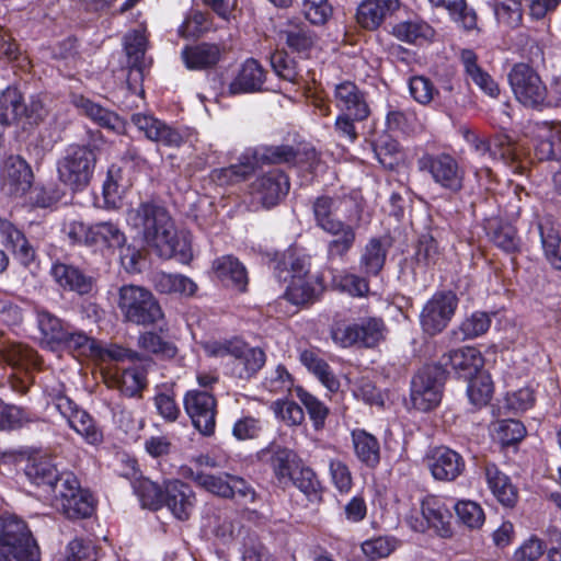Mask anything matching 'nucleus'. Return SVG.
<instances>
[{
	"mask_svg": "<svg viewBox=\"0 0 561 561\" xmlns=\"http://www.w3.org/2000/svg\"><path fill=\"white\" fill-rule=\"evenodd\" d=\"M24 473L32 484L53 496L55 506L67 518H85L92 514V495L81 489L72 472L59 471L51 457H30Z\"/></svg>",
	"mask_w": 561,
	"mask_h": 561,
	"instance_id": "obj_1",
	"label": "nucleus"
},
{
	"mask_svg": "<svg viewBox=\"0 0 561 561\" xmlns=\"http://www.w3.org/2000/svg\"><path fill=\"white\" fill-rule=\"evenodd\" d=\"M127 224L137 230L162 259H175L186 264L192 257L191 242L179 236L168 210L152 201L141 202L126 215Z\"/></svg>",
	"mask_w": 561,
	"mask_h": 561,
	"instance_id": "obj_2",
	"label": "nucleus"
},
{
	"mask_svg": "<svg viewBox=\"0 0 561 561\" xmlns=\"http://www.w3.org/2000/svg\"><path fill=\"white\" fill-rule=\"evenodd\" d=\"M117 296V308L126 323L150 327L158 324L164 318L158 299L146 287L123 285Z\"/></svg>",
	"mask_w": 561,
	"mask_h": 561,
	"instance_id": "obj_3",
	"label": "nucleus"
},
{
	"mask_svg": "<svg viewBox=\"0 0 561 561\" xmlns=\"http://www.w3.org/2000/svg\"><path fill=\"white\" fill-rule=\"evenodd\" d=\"M0 561H39L38 547L18 516L0 518Z\"/></svg>",
	"mask_w": 561,
	"mask_h": 561,
	"instance_id": "obj_4",
	"label": "nucleus"
},
{
	"mask_svg": "<svg viewBox=\"0 0 561 561\" xmlns=\"http://www.w3.org/2000/svg\"><path fill=\"white\" fill-rule=\"evenodd\" d=\"M67 234L72 243L84 244L103 254H112L115 250L123 249L127 242L125 232L113 221H100L90 226L73 221L69 225Z\"/></svg>",
	"mask_w": 561,
	"mask_h": 561,
	"instance_id": "obj_5",
	"label": "nucleus"
},
{
	"mask_svg": "<svg viewBox=\"0 0 561 561\" xmlns=\"http://www.w3.org/2000/svg\"><path fill=\"white\" fill-rule=\"evenodd\" d=\"M96 153L90 145H69L57 161L58 179L72 191L87 187L92 179Z\"/></svg>",
	"mask_w": 561,
	"mask_h": 561,
	"instance_id": "obj_6",
	"label": "nucleus"
},
{
	"mask_svg": "<svg viewBox=\"0 0 561 561\" xmlns=\"http://www.w3.org/2000/svg\"><path fill=\"white\" fill-rule=\"evenodd\" d=\"M447 379V370L437 364L421 367L410 383V400L414 409L428 412L442 401L443 387Z\"/></svg>",
	"mask_w": 561,
	"mask_h": 561,
	"instance_id": "obj_7",
	"label": "nucleus"
},
{
	"mask_svg": "<svg viewBox=\"0 0 561 561\" xmlns=\"http://www.w3.org/2000/svg\"><path fill=\"white\" fill-rule=\"evenodd\" d=\"M417 170L427 173L442 188L457 194L465 186L466 171L448 152H424L416 161Z\"/></svg>",
	"mask_w": 561,
	"mask_h": 561,
	"instance_id": "obj_8",
	"label": "nucleus"
},
{
	"mask_svg": "<svg viewBox=\"0 0 561 561\" xmlns=\"http://www.w3.org/2000/svg\"><path fill=\"white\" fill-rule=\"evenodd\" d=\"M388 329L382 318L365 317L332 330V339L342 347L374 348L385 341Z\"/></svg>",
	"mask_w": 561,
	"mask_h": 561,
	"instance_id": "obj_9",
	"label": "nucleus"
},
{
	"mask_svg": "<svg viewBox=\"0 0 561 561\" xmlns=\"http://www.w3.org/2000/svg\"><path fill=\"white\" fill-rule=\"evenodd\" d=\"M314 225L324 231L343 220L360 219V209L351 196L322 194L311 202Z\"/></svg>",
	"mask_w": 561,
	"mask_h": 561,
	"instance_id": "obj_10",
	"label": "nucleus"
},
{
	"mask_svg": "<svg viewBox=\"0 0 561 561\" xmlns=\"http://www.w3.org/2000/svg\"><path fill=\"white\" fill-rule=\"evenodd\" d=\"M508 82L516 100L525 107L542 111L547 85L528 64H515L508 72Z\"/></svg>",
	"mask_w": 561,
	"mask_h": 561,
	"instance_id": "obj_11",
	"label": "nucleus"
},
{
	"mask_svg": "<svg viewBox=\"0 0 561 561\" xmlns=\"http://www.w3.org/2000/svg\"><path fill=\"white\" fill-rule=\"evenodd\" d=\"M458 307V297L451 290L436 291L424 305L420 324L424 333L434 336L443 332Z\"/></svg>",
	"mask_w": 561,
	"mask_h": 561,
	"instance_id": "obj_12",
	"label": "nucleus"
},
{
	"mask_svg": "<svg viewBox=\"0 0 561 561\" xmlns=\"http://www.w3.org/2000/svg\"><path fill=\"white\" fill-rule=\"evenodd\" d=\"M56 410L65 417L69 426L88 444L98 445L103 440V433L92 416L64 393L54 397Z\"/></svg>",
	"mask_w": 561,
	"mask_h": 561,
	"instance_id": "obj_13",
	"label": "nucleus"
},
{
	"mask_svg": "<svg viewBox=\"0 0 561 561\" xmlns=\"http://www.w3.org/2000/svg\"><path fill=\"white\" fill-rule=\"evenodd\" d=\"M185 412L194 427L204 436L215 433L217 400L207 390H190L183 398Z\"/></svg>",
	"mask_w": 561,
	"mask_h": 561,
	"instance_id": "obj_14",
	"label": "nucleus"
},
{
	"mask_svg": "<svg viewBox=\"0 0 561 561\" xmlns=\"http://www.w3.org/2000/svg\"><path fill=\"white\" fill-rule=\"evenodd\" d=\"M466 139L479 156L502 161L511 167L514 172L520 168L517 147L507 135H495L492 140H489L478 134L469 133Z\"/></svg>",
	"mask_w": 561,
	"mask_h": 561,
	"instance_id": "obj_15",
	"label": "nucleus"
},
{
	"mask_svg": "<svg viewBox=\"0 0 561 561\" xmlns=\"http://www.w3.org/2000/svg\"><path fill=\"white\" fill-rule=\"evenodd\" d=\"M230 358L226 362V367L231 377L249 381L254 378L266 363V354L259 346L238 340L234 348L231 351Z\"/></svg>",
	"mask_w": 561,
	"mask_h": 561,
	"instance_id": "obj_16",
	"label": "nucleus"
},
{
	"mask_svg": "<svg viewBox=\"0 0 561 561\" xmlns=\"http://www.w3.org/2000/svg\"><path fill=\"white\" fill-rule=\"evenodd\" d=\"M288 191V176L277 169L257 178L251 185L253 199L267 209L276 206Z\"/></svg>",
	"mask_w": 561,
	"mask_h": 561,
	"instance_id": "obj_17",
	"label": "nucleus"
},
{
	"mask_svg": "<svg viewBox=\"0 0 561 561\" xmlns=\"http://www.w3.org/2000/svg\"><path fill=\"white\" fill-rule=\"evenodd\" d=\"M33 171L20 156H9L1 169V190L11 196H23L33 183Z\"/></svg>",
	"mask_w": 561,
	"mask_h": 561,
	"instance_id": "obj_18",
	"label": "nucleus"
},
{
	"mask_svg": "<svg viewBox=\"0 0 561 561\" xmlns=\"http://www.w3.org/2000/svg\"><path fill=\"white\" fill-rule=\"evenodd\" d=\"M360 219L343 220L323 232L331 239L327 243V261L329 263L345 262L357 239Z\"/></svg>",
	"mask_w": 561,
	"mask_h": 561,
	"instance_id": "obj_19",
	"label": "nucleus"
},
{
	"mask_svg": "<svg viewBox=\"0 0 561 561\" xmlns=\"http://www.w3.org/2000/svg\"><path fill=\"white\" fill-rule=\"evenodd\" d=\"M426 465L433 478L437 481H455L466 468L465 460L457 451L439 446L426 457Z\"/></svg>",
	"mask_w": 561,
	"mask_h": 561,
	"instance_id": "obj_20",
	"label": "nucleus"
},
{
	"mask_svg": "<svg viewBox=\"0 0 561 561\" xmlns=\"http://www.w3.org/2000/svg\"><path fill=\"white\" fill-rule=\"evenodd\" d=\"M0 364L20 373H33L41 368L42 360L28 344L9 339L0 343Z\"/></svg>",
	"mask_w": 561,
	"mask_h": 561,
	"instance_id": "obj_21",
	"label": "nucleus"
},
{
	"mask_svg": "<svg viewBox=\"0 0 561 561\" xmlns=\"http://www.w3.org/2000/svg\"><path fill=\"white\" fill-rule=\"evenodd\" d=\"M333 100L341 113L352 115L355 119H367L370 114L366 93L352 81L336 84Z\"/></svg>",
	"mask_w": 561,
	"mask_h": 561,
	"instance_id": "obj_22",
	"label": "nucleus"
},
{
	"mask_svg": "<svg viewBox=\"0 0 561 561\" xmlns=\"http://www.w3.org/2000/svg\"><path fill=\"white\" fill-rule=\"evenodd\" d=\"M0 236L3 245L13 257L25 268H30L37 260L36 249L22 230L7 219H0Z\"/></svg>",
	"mask_w": 561,
	"mask_h": 561,
	"instance_id": "obj_23",
	"label": "nucleus"
},
{
	"mask_svg": "<svg viewBox=\"0 0 561 561\" xmlns=\"http://www.w3.org/2000/svg\"><path fill=\"white\" fill-rule=\"evenodd\" d=\"M50 275L64 290L73 291L80 296L91 294L95 287V278L72 264L55 262L51 265Z\"/></svg>",
	"mask_w": 561,
	"mask_h": 561,
	"instance_id": "obj_24",
	"label": "nucleus"
},
{
	"mask_svg": "<svg viewBox=\"0 0 561 561\" xmlns=\"http://www.w3.org/2000/svg\"><path fill=\"white\" fill-rule=\"evenodd\" d=\"M196 497L193 489L181 480L168 481L164 485V505L180 520L190 518Z\"/></svg>",
	"mask_w": 561,
	"mask_h": 561,
	"instance_id": "obj_25",
	"label": "nucleus"
},
{
	"mask_svg": "<svg viewBox=\"0 0 561 561\" xmlns=\"http://www.w3.org/2000/svg\"><path fill=\"white\" fill-rule=\"evenodd\" d=\"M483 363V357L479 350L466 346L443 355L437 365H442L444 368L449 365L459 378L467 380L481 373Z\"/></svg>",
	"mask_w": 561,
	"mask_h": 561,
	"instance_id": "obj_26",
	"label": "nucleus"
},
{
	"mask_svg": "<svg viewBox=\"0 0 561 561\" xmlns=\"http://www.w3.org/2000/svg\"><path fill=\"white\" fill-rule=\"evenodd\" d=\"M266 72L254 58H248L240 67L236 78L229 84L231 95L263 91Z\"/></svg>",
	"mask_w": 561,
	"mask_h": 561,
	"instance_id": "obj_27",
	"label": "nucleus"
},
{
	"mask_svg": "<svg viewBox=\"0 0 561 561\" xmlns=\"http://www.w3.org/2000/svg\"><path fill=\"white\" fill-rule=\"evenodd\" d=\"M279 36L285 41L286 46L304 57H309L310 51L318 42V35L301 21L290 20L279 31Z\"/></svg>",
	"mask_w": 561,
	"mask_h": 561,
	"instance_id": "obj_28",
	"label": "nucleus"
},
{
	"mask_svg": "<svg viewBox=\"0 0 561 561\" xmlns=\"http://www.w3.org/2000/svg\"><path fill=\"white\" fill-rule=\"evenodd\" d=\"M399 5V0H364L357 8L356 22L365 30H377Z\"/></svg>",
	"mask_w": 561,
	"mask_h": 561,
	"instance_id": "obj_29",
	"label": "nucleus"
},
{
	"mask_svg": "<svg viewBox=\"0 0 561 561\" xmlns=\"http://www.w3.org/2000/svg\"><path fill=\"white\" fill-rule=\"evenodd\" d=\"M117 369L107 380L108 386L116 388L128 398L136 397L147 386V369L145 364Z\"/></svg>",
	"mask_w": 561,
	"mask_h": 561,
	"instance_id": "obj_30",
	"label": "nucleus"
},
{
	"mask_svg": "<svg viewBox=\"0 0 561 561\" xmlns=\"http://www.w3.org/2000/svg\"><path fill=\"white\" fill-rule=\"evenodd\" d=\"M181 58L190 70H206L218 64L221 49L217 44L206 42L187 45L182 49Z\"/></svg>",
	"mask_w": 561,
	"mask_h": 561,
	"instance_id": "obj_31",
	"label": "nucleus"
},
{
	"mask_svg": "<svg viewBox=\"0 0 561 561\" xmlns=\"http://www.w3.org/2000/svg\"><path fill=\"white\" fill-rule=\"evenodd\" d=\"M421 514L438 536L451 537L450 511L437 496L430 495L422 501Z\"/></svg>",
	"mask_w": 561,
	"mask_h": 561,
	"instance_id": "obj_32",
	"label": "nucleus"
},
{
	"mask_svg": "<svg viewBox=\"0 0 561 561\" xmlns=\"http://www.w3.org/2000/svg\"><path fill=\"white\" fill-rule=\"evenodd\" d=\"M484 477L492 494L503 506H515L518 500V491L511 482L510 477L491 462L484 465Z\"/></svg>",
	"mask_w": 561,
	"mask_h": 561,
	"instance_id": "obj_33",
	"label": "nucleus"
},
{
	"mask_svg": "<svg viewBox=\"0 0 561 561\" xmlns=\"http://www.w3.org/2000/svg\"><path fill=\"white\" fill-rule=\"evenodd\" d=\"M262 454L268 456L267 461L278 484H288L291 474L299 466L297 455L291 449L276 444L270 445L266 449L262 450Z\"/></svg>",
	"mask_w": 561,
	"mask_h": 561,
	"instance_id": "obj_34",
	"label": "nucleus"
},
{
	"mask_svg": "<svg viewBox=\"0 0 561 561\" xmlns=\"http://www.w3.org/2000/svg\"><path fill=\"white\" fill-rule=\"evenodd\" d=\"M216 276L228 287L238 291H245L248 286V273L244 265L232 255H224L213 262Z\"/></svg>",
	"mask_w": 561,
	"mask_h": 561,
	"instance_id": "obj_35",
	"label": "nucleus"
},
{
	"mask_svg": "<svg viewBox=\"0 0 561 561\" xmlns=\"http://www.w3.org/2000/svg\"><path fill=\"white\" fill-rule=\"evenodd\" d=\"M352 443L356 458L366 467L375 469L380 463V444L376 436L365 430L352 432Z\"/></svg>",
	"mask_w": 561,
	"mask_h": 561,
	"instance_id": "obj_36",
	"label": "nucleus"
},
{
	"mask_svg": "<svg viewBox=\"0 0 561 561\" xmlns=\"http://www.w3.org/2000/svg\"><path fill=\"white\" fill-rule=\"evenodd\" d=\"M444 257L443 249L432 233H423L419 237L413 263L415 270L426 272L437 266Z\"/></svg>",
	"mask_w": 561,
	"mask_h": 561,
	"instance_id": "obj_37",
	"label": "nucleus"
},
{
	"mask_svg": "<svg viewBox=\"0 0 561 561\" xmlns=\"http://www.w3.org/2000/svg\"><path fill=\"white\" fill-rule=\"evenodd\" d=\"M152 285L158 293L164 295L191 297L197 290V285L190 277L162 271L152 275Z\"/></svg>",
	"mask_w": 561,
	"mask_h": 561,
	"instance_id": "obj_38",
	"label": "nucleus"
},
{
	"mask_svg": "<svg viewBox=\"0 0 561 561\" xmlns=\"http://www.w3.org/2000/svg\"><path fill=\"white\" fill-rule=\"evenodd\" d=\"M301 364L313 374L319 381L331 392H336L340 381L330 365L319 355L314 348L304 350L299 354Z\"/></svg>",
	"mask_w": 561,
	"mask_h": 561,
	"instance_id": "obj_39",
	"label": "nucleus"
},
{
	"mask_svg": "<svg viewBox=\"0 0 561 561\" xmlns=\"http://www.w3.org/2000/svg\"><path fill=\"white\" fill-rule=\"evenodd\" d=\"M460 60L467 78L477 84L484 93L495 98L500 90L492 77L478 64V56L472 49H462Z\"/></svg>",
	"mask_w": 561,
	"mask_h": 561,
	"instance_id": "obj_40",
	"label": "nucleus"
},
{
	"mask_svg": "<svg viewBox=\"0 0 561 561\" xmlns=\"http://www.w3.org/2000/svg\"><path fill=\"white\" fill-rule=\"evenodd\" d=\"M26 104L16 87H8L0 93V124L12 125L24 117Z\"/></svg>",
	"mask_w": 561,
	"mask_h": 561,
	"instance_id": "obj_41",
	"label": "nucleus"
},
{
	"mask_svg": "<svg viewBox=\"0 0 561 561\" xmlns=\"http://www.w3.org/2000/svg\"><path fill=\"white\" fill-rule=\"evenodd\" d=\"M36 321L42 341L51 346H60V342L66 339L70 324L47 310H37Z\"/></svg>",
	"mask_w": 561,
	"mask_h": 561,
	"instance_id": "obj_42",
	"label": "nucleus"
},
{
	"mask_svg": "<svg viewBox=\"0 0 561 561\" xmlns=\"http://www.w3.org/2000/svg\"><path fill=\"white\" fill-rule=\"evenodd\" d=\"M388 249L379 238H371L364 247L359 268L367 276H377L385 266Z\"/></svg>",
	"mask_w": 561,
	"mask_h": 561,
	"instance_id": "obj_43",
	"label": "nucleus"
},
{
	"mask_svg": "<svg viewBox=\"0 0 561 561\" xmlns=\"http://www.w3.org/2000/svg\"><path fill=\"white\" fill-rule=\"evenodd\" d=\"M250 159L255 163V168L262 164L294 163L298 151L289 145L263 146L254 150H249Z\"/></svg>",
	"mask_w": 561,
	"mask_h": 561,
	"instance_id": "obj_44",
	"label": "nucleus"
},
{
	"mask_svg": "<svg viewBox=\"0 0 561 561\" xmlns=\"http://www.w3.org/2000/svg\"><path fill=\"white\" fill-rule=\"evenodd\" d=\"M538 230L547 261L556 270H561V231L549 220L540 221Z\"/></svg>",
	"mask_w": 561,
	"mask_h": 561,
	"instance_id": "obj_45",
	"label": "nucleus"
},
{
	"mask_svg": "<svg viewBox=\"0 0 561 561\" xmlns=\"http://www.w3.org/2000/svg\"><path fill=\"white\" fill-rule=\"evenodd\" d=\"M75 104L85 116L103 128L118 130L122 127V121L116 113L94 103L90 99L79 96L76 99Z\"/></svg>",
	"mask_w": 561,
	"mask_h": 561,
	"instance_id": "obj_46",
	"label": "nucleus"
},
{
	"mask_svg": "<svg viewBox=\"0 0 561 561\" xmlns=\"http://www.w3.org/2000/svg\"><path fill=\"white\" fill-rule=\"evenodd\" d=\"M254 170L255 163L247 152L242 156L239 163L214 170L211 172V180L220 186L232 185L248 179Z\"/></svg>",
	"mask_w": 561,
	"mask_h": 561,
	"instance_id": "obj_47",
	"label": "nucleus"
},
{
	"mask_svg": "<svg viewBox=\"0 0 561 561\" xmlns=\"http://www.w3.org/2000/svg\"><path fill=\"white\" fill-rule=\"evenodd\" d=\"M318 284L313 276L293 277L284 298L295 306H304L314 301L317 297Z\"/></svg>",
	"mask_w": 561,
	"mask_h": 561,
	"instance_id": "obj_48",
	"label": "nucleus"
},
{
	"mask_svg": "<svg viewBox=\"0 0 561 561\" xmlns=\"http://www.w3.org/2000/svg\"><path fill=\"white\" fill-rule=\"evenodd\" d=\"M148 47V38L145 31L135 30L124 37V49L128 58V66L139 73L145 68V54Z\"/></svg>",
	"mask_w": 561,
	"mask_h": 561,
	"instance_id": "obj_49",
	"label": "nucleus"
},
{
	"mask_svg": "<svg viewBox=\"0 0 561 561\" xmlns=\"http://www.w3.org/2000/svg\"><path fill=\"white\" fill-rule=\"evenodd\" d=\"M289 482L301 491L309 501L316 502L321 500V482L310 467L298 466L291 474Z\"/></svg>",
	"mask_w": 561,
	"mask_h": 561,
	"instance_id": "obj_50",
	"label": "nucleus"
},
{
	"mask_svg": "<svg viewBox=\"0 0 561 561\" xmlns=\"http://www.w3.org/2000/svg\"><path fill=\"white\" fill-rule=\"evenodd\" d=\"M392 34L402 42L416 44L430 39L434 31L430 24L421 20H409L396 24Z\"/></svg>",
	"mask_w": 561,
	"mask_h": 561,
	"instance_id": "obj_51",
	"label": "nucleus"
},
{
	"mask_svg": "<svg viewBox=\"0 0 561 561\" xmlns=\"http://www.w3.org/2000/svg\"><path fill=\"white\" fill-rule=\"evenodd\" d=\"M184 476L192 479L198 486L209 493L224 499L229 497V479H227L226 473L224 476H214L187 468L185 469Z\"/></svg>",
	"mask_w": 561,
	"mask_h": 561,
	"instance_id": "obj_52",
	"label": "nucleus"
},
{
	"mask_svg": "<svg viewBox=\"0 0 561 561\" xmlns=\"http://www.w3.org/2000/svg\"><path fill=\"white\" fill-rule=\"evenodd\" d=\"M490 238L495 247L506 253H516L520 250V239L517 230L510 224H496L490 227Z\"/></svg>",
	"mask_w": 561,
	"mask_h": 561,
	"instance_id": "obj_53",
	"label": "nucleus"
},
{
	"mask_svg": "<svg viewBox=\"0 0 561 561\" xmlns=\"http://www.w3.org/2000/svg\"><path fill=\"white\" fill-rule=\"evenodd\" d=\"M467 394L470 402L476 407L486 405L493 393V383L490 376L479 373L476 377L467 379Z\"/></svg>",
	"mask_w": 561,
	"mask_h": 561,
	"instance_id": "obj_54",
	"label": "nucleus"
},
{
	"mask_svg": "<svg viewBox=\"0 0 561 561\" xmlns=\"http://www.w3.org/2000/svg\"><path fill=\"white\" fill-rule=\"evenodd\" d=\"M138 345L152 354L162 358H173L178 354V347L169 340L154 332H145L138 337Z\"/></svg>",
	"mask_w": 561,
	"mask_h": 561,
	"instance_id": "obj_55",
	"label": "nucleus"
},
{
	"mask_svg": "<svg viewBox=\"0 0 561 561\" xmlns=\"http://www.w3.org/2000/svg\"><path fill=\"white\" fill-rule=\"evenodd\" d=\"M274 72L283 80L291 83H299L301 76L297 61L285 50H275L270 57Z\"/></svg>",
	"mask_w": 561,
	"mask_h": 561,
	"instance_id": "obj_56",
	"label": "nucleus"
},
{
	"mask_svg": "<svg viewBox=\"0 0 561 561\" xmlns=\"http://www.w3.org/2000/svg\"><path fill=\"white\" fill-rule=\"evenodd\" d=\"M491 325V318L486 312L477 311L465 319L458 331H454L457 340L474 339L484 334Z\"/></svg>",
	"mask_w": 561,
	"mask_h": 561,
	"instance_id": "obj_57",
	"label": "nucleus"
},
{
	"mask_svg": "<svg viewBox=\"0 0 561 561\" xmlns=\"http://www.w3.org/2000/svg\"><path fill=\"white\" fill-rule=\"evenodd\" d=\"M535 156L540 161L561 159V123L550 130L547 138L537 141Z\"/></svg>",
	"mask_w": 561,
	"mask_h": 561,
	"instance_id": "obj_58",
	"label": "nucleus"
},
{
	"mask_svg": "<svg viewBox=\"0 0 561 561\" xmlns=\"http://www.w3.org/2000/svg\"><path fill=\"white\" fill-rule=\"evenodd\" d=\"M458 519L470 529H479L485 520L482 507L474 501L461 500L455 504Z\"/></svg>",
	"mask_w": 561,
	"mask_h": 561,
	"instance_id": "obj_59",
	"label": "nucleus"
},
{
	"mask_svg": "<svg viewBox=\"0 0 561 561\" xmlns=\"http://www.w3.org/2000/svg\"><path fill=\"white\" fill-rule=\"evenodd\" d=\"M297 396L306 408L314 427L317 430L321 428L324 425L325 419L329 414V409L318 398L301 388L297 389Z\"/></svg>",
	"mask_w": 561,
	"mask_h": 561,
	"instance_id": "obj_60",
	"label": "nucleus"
},
{
	"mask_svg": "<svg viewBox=\"0 0 561 561\" xmlns=\"http://www.w3.org/2000/svg\"><path fill=\"white\" fill-rule=\"evenodd\" d=\"M373 150L376 159L385 169L393 170L398 164V141L390 138L379 139L374 142Z\"/></svg>",
	"mask_w": 561,
	"mask_h": 561,
	"instance_id": "obj_61",
	"label": "nucleus"
},
{
	"mask_svg": "<svg viewBox=\"0 0 561 561\" xmlns=\"http://www.w3.org/2000/svg\"><path fill=\"white\" fill-rule=\"evenodd\" d=\"M262 431V420L252 415H242L232 426V435L237 440L256 439Z\"/></svg>",
	"mask_w": 561,
	"mask_h": 561,
	"instance_id": "obj_62",
	"label": "nucleus"
},
{
	"mask_svg": "<svg viewBox=\"0 0 561 561\" xmlns=\"http://www.w3.org/2000/svg\"><path fill=\"white\" fill-rule=\"evenodd\" d=\"M302 13L313 25H324L332 16L333 9L328 0H304Z\"/></svg>",
	"mask_w": 561,
	"mask_h": 561,
	"instance_id": "obj_63",
	"label": "nucleus"
},
{
	"mask_svg": "<svg viewBox=\"0 0 561 561\" xmlns=\"http://www.w3.org/2000/svg\"><path fill=\"white\" fill-rule=\"evenodd\" d=\"M98 550L91 540L75 538L66 548V561H96Z\"/></svg>",
	"mask_w": 561,
	"mask_h": 561,
	"instance_id": "obj_64",
	"label": "nucleus"
}]
</instances>
